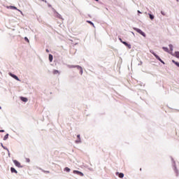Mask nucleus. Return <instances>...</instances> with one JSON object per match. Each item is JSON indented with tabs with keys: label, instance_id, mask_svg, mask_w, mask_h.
<instances>
[{
	"label": "nucleus",
	"instance_id": "1",
	"mask_svg": "<svg viewBox=\"0 0 179 179\" xmlns=\"http://www.w3.org/2000/svg\"><path fill=\"white\" fill-rule=\"evenodd\" d=\"M134 30H135V31H137V33H139V34H141V36H143V37H146V34H145V32L142 31V30H141L140 29L138 28H133Z\"/></svg>",
	"mask_w": 179,
	"mask_h": 179
},
{
	"label": "nucleus",
	"instance_id": "2",
	"mask_svg": "<svg viewBox=\"0 0 179 179\" xmlns=\"http://www.w3.org/2000/svg\"><path fill=\"white\" fill-rule=\"evenodd\" d=\"M72 68H77L80 71V75H83V69L80 66H72Z\"/></svg>",
	"mask_w": 179,
	"mask_h": 179
},
{
	"label": "nucleus",
	"instance_id": "3",
	"mask_svg": "<svg viewBox=\"0 0 179 179\" xmlns=\"http://www.w3.org/2000/svg\"><path fill=\"white\" fill-rule=\"evenodd\" d=\"M120 41H121V43H122V44H124L126 47H128L130 50L131 48V44H129L128 43L123 41L122 39L119 38Z\"/></svg>",
	"mask_w": 179,
	"mask_h": 179
},
{
	"label": "nucleus",
	"instance_id": "4",
	"mask_svg": "<svg viewBox=\"0 0 179 179\" xmlns=\"http://www.w3.org/2000/svg\"><path fill=\"white\" fill-rule=\"evenodd\" d=\"M13 163H14L15 166H16L17 167H19L20 169H22V167H23L20 164V162H19L17 160H13Z\"/></svg>",
	"mask_w": 179,
	"mask_h": 179
},
{
	"label": "nucleus",
	"instance_id": "5",
	"mask_svg": "<svg viewBox=\"0 0 179 179\" xmlns=\"http://www.w3.org/2000/svg\"><path fill=\"white\" fill-rule=\"evenodd\" d=\"M152 54L155 57V58H157V59H158V61H160V62H162V64H164V62H163V60H162V59H160L159 55L155 53V52H152Z\"/></svg>",
	"mask_w": 179,
	"mask_h": 179
},
{
	"label": "nucleus",
	"instance_id": "6",
	"mask_svg": "<svg viewBox=\"0 0 179 179\" xmlns=\"http://www.w3.org/2000/svg\"><path fill=\"white\" fill-rule=\"evenodd\" d=\"M74 174H78V176H80V177H83L84 174L83 173L79 171H73Z\"/></svg>",
	"mask_w": 179,
	"mask_h": 179
},
{
	"label": "nucleus",
	"instance_id": "7",
	"mask_svg": "<svg viewBox=\"0 0 179 179\" xmlns=\"http://www.w3.org/2000/svg\"><path fill=\"white\" fill-rule=\"evenodd\" d=\"M9 75L10 76H11V78H13V79H15V80H19V78L17 76L12 74V73H10Z\"/></svg>",
	"mask_w": 179,
	"mask_h": 179
},
{
	"label": "nucleus",
	"instance_id": "8",
	"mask_svg": "<svg viewBox=\"0 0 179 179\" xmlns=\"http://www.w3.org/2000/svg\"><path fill=\"white\" fill-rule=\"evenodd\" d=\"M10 171L11 173H15V174H17V171H16V169H15V168L13 167L10 168Z\"/></svg>",
	"mask_w": 179,
	"mask_h": 179
},
{
	"label": "nucleus",
	"instance_id": "9",
	"mask_svg": "<svg viewBox=\"0 0 179 179\" xmlns=\"http://www.w3.org/2000/svg\"><path fill=\"white\" fill-rule=\"evenodd\" d=\"M78 140L76 141V143H80V135H77Z\"/></svg>",
	"mask_w": 179,
	"mask_h": 179
},
{
	"label": "nucleus",
	"instance_id": "10",
	"mask_svg": "<svg viewBox=\"0 0 179 179\" xmlns=\"http://www.w3.org/2000/svg\"><path fill=\"white\" fill-rule=\"evenodd\" d=\"M53 75H59V71L58 70H53Z\"/></svg>",
	"mask_w": 179,
	"mask_h": 179
},
{
	"label": "nucleus",
	"instance_id": "11",
	"mask_svg": "<svg viewBox=\"0 0 179 179\" xmlns=\"http://www.w3.org/2000/svg\"><path fill=\"white\" fill-rule=\"evenodd\" d=\"M20 99L22 100V101H24V103H27V98L26 97L21 96Z\"/></svg>",
	"mask_w": 179,
	"mask_h": 179
},
{
	"label": "nucleus",
	"instance_id": "12",
	"mask_svg": "<svg viewBox=\"0 0 179 179\" xmlns=\"http://www.w3.org/2000/svg\"><path fill=\"white\" fill-rule=\"evenodd\" d=\"M117 174H118V177L120 178H124V173H117Z\"/></svg>",
	"mask_w": 179,
	"mask_h": 179
},
{
	"label": "nucleus",
	"instance_id": "13",
	"mask_svg": "<svg viewBox=\"0 0 179 179\" xmlns=\"http://www.w3.org/2000/svg\"><path fill=\"white\" fill-rule=\"evenodd\" d=\"M53 57L52 55H49V61L50 62H52Z\"/></svg>",
	"mask_w": 179,
	"mask_h": 179
},
{
	"label": "nucleus",
	"instance_id": "14",
	"mask_svg": "<svg viewBox=\"0 0 179 179\" xmlns=\"http://www.w3.org/2000/svg\"><path fill=\"white\" fill-rule=\"evenodd\" d=\"M172 62H173V64H175V65H176V66H178V68H179V62H176L175 60H172Z\"/></svg>",
	"mask_w": 179,
	"mask_h": 179
},
{
	"label": "nucleus",
	"instance_id": "15",
	"mask_svg": "<svg viewBox=\"0 0 179 179\" xmlns=\"http://www.w3.org/2000/svg\"><path fill=\"white\" fill-rule=\"evenodd\" d=\"M8 138H9V134H6V135L4 136V137H3V141H6V139H8Z\"/></svg>",
	"mask_w": 179,
	"mask_h": 179
},
{
	"label": "nucleus",
	"instance_id": "16",
	"mask_svg": "<svg viewBox=\"0 0 179 179\" xmlns=\"http://www.w3.org/2000/svg\"><path fill=\"white\" fill-rule=\"evenodd\" d=\"M87 23H89L90 24H91V26H92L93 27H94V24H93V22H92V21H87Z\"/></svg>",
	"mask_w": 179,
	"mask_h": 179
},
{
	"label": "nucleus",
	"instance_id": "17",
	"mask_svg": "<svg viewBox=\"0 0 179 179\" xmlns=\"http://www.w3.org/2000/svg\"><path fill=\"white\" fill-rule=\"evenodd\" d=\"M162 48H163L164 51H165L166 52H169V48H168L163 47Z\"/></svg>",
	"mask_w": 179,
	"mask_h": 179
},
{
	"label": "nucleus",
	"instance_id": "18",
	"mask_svg": "<svg viewBox=\"0 0 179 179\" xmlns=\"http://www.w3.org/2000/svg\"><path fill=\"white\" fill-rule=\"evenodd\" d=\"M149 16H150V19L151 20H153V19H155V16L152 15V14H149Z\"/></svg>",
	"mask_w": 179,
	"mask_h": 179
},
{
	"label": "nucleus",
	"instance_id": "19",
	"mask_svg": "<svg viewBox=\"0 0 179 179\" xmlns=\"http://www.w3.org/2000/svg\"><path fill=\"white\" fill-rule=\"evenodd\" d=\"M10 9H15V10H17V8H16V7H15V6H10Z\"/></svg>",
	"mask_w": 179,
	"mask_h": 179
},
{
	"label": "nucleus",
	"instance_id": "20",
	"mask_svg": "<svg viewBox=\"0 0 179 179\" xmlns=\"http://www.w3.org/2000/svg\"><path fill=\"white\" fill-rule=\"evenodd\" d=\"M175 55H176V58L179 59V52H176Z\"/></svg>",
	"mask_w": 179,
	"mask_h": 179
},
{
	"label": "nucleus",
	"instance_id": "21",
	"mask_svg": "<svg viewBox=\"0 0 179 179\" xmlns=\"http://www.w3.org/2000/svg\"><path fill=\"white\" fill-rule=\"evenodd\" d=\"M65 171H67L68 173H69V171H71V169L68 168V167H66L64 169Z\"/></svg>",
	"mask_w": 179,
	"mask_h": 179
},
{
	"label": "nucleus",
	"instance_id": "22",
	"mask_svg": "<svg viewBox=\"0 0 179 179\" xmlns=\"http://www.w3.org/2000/svg\"><path fill=\"white\" fill-rule=\"evenodd\" d=\"M25 41H27V43H30V41H29V38L27 37L24 38Z\"/></svg>",
	"mask_w": 179,
	"mask_h": 179
},
{
	"label": "nucleus",
	"instance_id": "23",
	"mask_svg": "<svg viewBox=\"0 0 179 179\" xmlns=\"http://www.w3.org/2000/svg\"><path fill=\"white\" fill-rule=\"evenodd\" d=\"M169 48L171 51H173V45H169Z\"/></svg>",
	"mask_w": 179,
	"mask_h": 179
},
{
	"label": "nucleus",
	"instance_id": "24",
	"mask_svg": "<svg viewBox=\"0 0 179 179\" xmlns=\"http://www.w3.org/2000/svg\"><path fill=\"white\" fill-rule=\"evenodd\" d=\"M1 147L3 148V149H6L4 146L3 144L1 143Z\"/></svg>",
	"mask_w": 179,
	"mask_h": 179
},
{
	"label": "nucleus",
	"instance_id": "25",
	"mask_svg": "<svg viewBox=\"0 0 179 179\" xmlns=\"http://www.w3.org/2000/svg\"><path fill=\"white\" fill-rule=\"evenodd\" d=\"M0 132H5V130H0Z\"/></svg>",
	"mask_w": 179,
	"mask_h": 179
},
{
	"label": "nucleus",
	"instance_id": "26",
	"mask_svg": "<svg viewBox=\"0 0 179 179\" xmlns=\"http://www.w3.org/2000/svg\"><path fill=\"white\" fill-rule=\"evenodd\" d=\"M46 52H50V51L48 50V49H46Z\"/></svg>",
	"mask_w": 179,
	"mask_h": 179
},
{
	"label": "nucleus",
	"instance_id": "27",
	"mask_svg": "<svg viewBox=\"0 0 179 179\" xmlns=\"http://www.w3.org/2000/svg\"><path fill=\"white\" fill-rule=\"evenodd\" d=\"M138 13H141V11L138 10Z\"/></svg>",
	"mask_w": 179,
	"mask_h": 179
},
{
	"label": "nucleus",
	"instance_id": "28",
	"mask_svg": "<svg viewBox=\"0 0 179 179\" xmlns=\"http://www.w3.org/2000/svg\"><path fill=\"white\" fill-rule=\"evenodd\" d=\"M96 2H99V0H95Z\"/></svg>",
	"mask_w": 179,
	"mask_h": 179
},
{
	"label": "nucleus",
	"instance_id": "29",
	"mask_svg": "<svg viewBox=\"0 0 179 179\" xmlns=\"http://www.w3.org/2000/svg\"><path fill=\"white\" fill-rule=\"evenodd\" d=\"M0 110H2V108L0 106Z\"/></svg>",
	"mask_w": 179,
	"mask_h": 179
},
{
	"label": "nucleus",
	"instance_id": "30",
	"mask_svg": "<svg viewBox=\"0 0 179 179\" xmlns=\"http://www.w3.org/2000/svg\"><path fill=\"white\" fill-rule=\"evenodd\" d=\"M42 1H44V0H42Z\"/></svg>",
	"mask_w": 179,
	"mask_h": 179
}]
</instances>
